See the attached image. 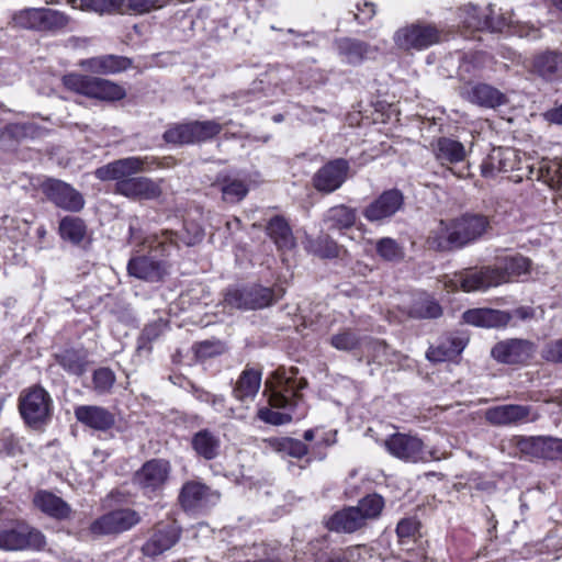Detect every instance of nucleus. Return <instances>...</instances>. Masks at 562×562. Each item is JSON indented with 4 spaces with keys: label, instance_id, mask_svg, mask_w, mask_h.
Instances as JSON below:
<instances>
[{
    "label": "nucleus",
    "instance_id": "1",
    "mask_svg": "<svg viewBox=\"0 0 562 562\" xmlns=\"http://www.w3.org/2000/svg\"><path fill=\"white\" fill-rule=\"evenodd\" d=\"M297 372L296 368H290L289 370L279 368L273 372L274 382L271 385L269 403L273 408H283L285 412L261 407L257 413L260 420L279 426L304 416V412H295L299 407V392L306 386V381L299 379Z\"/></svg>",
    "mask_w": 562,
    "mask_h": 562
},
{
    "label": "nucleus",
    "instance_id": "2",
    "mask_svg": "<svg viewBox=\"0 0 562 562\" xmlns=\"http://www.w3.org/2000/svg\"><path fill=\"white\" fill-rule=\"evenodd\" d=\"M392 38L398 50L405 53L423 52L441 43L443 31L435 23L416 20L398 27Z\"/></svg>",
    "mask_w": 562,
    "mask_h": 562
},
{
    "label": "nucleus",
    "instance_id": "3",
    "mask_svg": "<svg viewBox=\"0 0 562 562\" xmlns=\"http://www.w3.org/2000/svg\"><path fill=\"white\" fill-rule=\"evenodd\" d=\"M63 82L71 91L103 101H117L126 94L123 87L97 77L69 74L63 78Z\"/></svg>",
    "mask_w": 562,
    "mask_h": 562
},
{
    "label": "nucleus",
    "instance_id": "4",
    "mask_svg": "<svg viewBox=\"0 0 562 562\" xmlns=\"http://www.w3.org/2000/svg\"><path fill=\"white\" fill-rule=\"evenodd\" d=\"M384 446L390 454L405 462H428L439 460L436 449H428L422 439L405 434H394L390 436Z\"/></svg>",
    "mask_w": 562,
    "mask_h": 562
},
{
    "label": "nucleus",
    "instance_id": "5",
    "mask_svg": "<svg viewBox=\"0 0 562 562\" xmlns=\"http://www.w3.org/2000/svg\"><path fill=\"white\" fill-rule=\"evenodd\" d=\"M490 227L486 216L480 214H465L453 220L442 227L450 246L461 248L479 239Z\"/></svg>",
    "mask_w": 562,
    "mask_h": 562
},
{
    "label": "nucleus",
    "instance_id": "6",
    "mask_svg": "<svg viewBox=\"0 0 562 562\" xmlns=\"http://www.w3.org/2000/svg\"><path fill=\"white\" fill-rule=\"evenodd\" d=\"M45 546L44 535L23 522L0 530V550H40Z\"/></svg>",
    "mask_w": 562,
    "mask_h": 562
},
{
    "label": "nucleus",
    "instance_id": "7",
    "mask_svg": "<svg viewBox=\"0 0 562 562\" xmlns=\"http://www.w3.org/2000/svg\"><path fill=\"white\" fill-rule=\"evenodd\" d=\"M148 157H126L99 167L94 176L101 181H116V192L121 181L131 180L134 175L148 170Z\"/></svg>",
    "mask_w": 562,
    "mask_h": 562
},
{
    "label": "nucleus",
    "instance_id": "8",
    "mask_svg": "<svg viewBox=\"0 0 562 562\" xmlns=\"http://www.w3.org/2000/svg\"><path fill=\"white\" fill-rule=\"evenodd\" d=\"M515 446L528 458L561 460L562 439L554 437H515Z\"/></svg>",
    "mask_w": 562,
    "mask_h": 562
},
{
    "label": "nucleus",
    "instance_id": "9",
    "mask_svg": "<svg viewBox=\"0 0 562 562\" xmlns=\"http://www.w3.org/2000/svg\"><path fill=\"white\" fill-rule=\"evenodd\" d=\"M350 166L344 158L328 161L313 176L314 188L322 193H331L338 190L348 179Z\"/></svg>",
    "mask_w": 562,
    "mask_h": 562
},
{
    "label": "nucleus",
    "instance_id": "10",
    "mask_svg": "<svg viewBox=\"0 0 562 562\" xmlns=\"http://www.w3.org/2000/svg\"><path fill=\"white\" fill-rule=\"evenodd\" d=\"M403 205L402 192L397 189H390L369 203L362 214L371 223H382L394 216Z\"/></svg>",
    "mask_w": 562,
    "mask_h": 562
},
{
    "label": "nucleus",
    "instance_id": "11",
    "mask_svg": "<svg viewBox=\"0 0 562 562\" xmlns=\"http://www.w3.org/2000/svg\"><path fill=\"white\" fill-rule=\"evenodd\" d=\"M140 521L137 512L131 508L112 510L91 524L94 535H113L130 530Z\"/></svg>",
    "mask_w": 562,
    "mask_h": 562
},
{
    "label": "nucleus",
    "instance_id": "12",
    "mask_svg": "<svg viewBox=\"0 0 562 562\" xmlns=\"http://www.w3.org/2000/svg\"><path fill=\"white\" fill-rule=\"evenodd\" d=\"M43 191L52 203L65 211L79 212L85 206L82 194L64 181L50 179L44 183Z\"/></svg>",
    "mask_w": 562,
    "mask_h": 562
},
{
    "label": "nucleus",
    "instance_id": "13",
    "mask_svg": "<svg viewBox=\"0 0 562 562\" xmlns=\"http://www.w3.org/2000/svg\"><path fill=\"white\" fill-rule=\"evenodd\" d=\"M20 412L29 425L43 422L49 415L50 397L40 387H32L20 398Z\"/></svg>",
    "mask_w": 562,
    "mask_h": 562
},
{
    "label": "nucleus",
    "instance_id": "14",
    "mask_svg": "<svg viewBox=\"0 0 562 562\" xmlns=\"http://www.w3.org/2000/svg\"><path fill=\"white\" fill-rule=\"evenodd\" d=\"M506 276L499 269L483 268L456 276L453 285L460 286L464 292L485 291L491 286L505 283Z\"/></svg>",
    "mask_w": 562,
    "mask_h": 562
},
{
    "label": "nucleus",
    "instance_id": "15",
    "mask_svg": "<svg viewBox=\"0 0 562 562\" xmlns=\"http://www.w3.org/2000/svg\"><path fill=\"white\" fill-rule=\"evenodd\" d=\"M536 352L533 342L526 339H506L492 348V357L502 363L520 364L532 358Z\"/></svg>",
    "mask_w": 562,
    "mask_h": 562
},
{
    "label": "nucleus",
    "instance_id": "16",
    "mask_svg": "<svg viewBox=\"0 0 562 562\" xmlns=\"http://www.w3.org/2000/svg\"><path fill=\"white\" fill-rule=\"evenodd\" d=\"M485 419L494 426H510L533 422L538 418L528 405L506 404L498 405L485 411Z\"/></svg>",
    "mask_w": 562,
    "mask_h": 562
},
{
    "label": "nucleus",
    "instance_id": "17",
    "mask_svg": "<svg viewBox=\"0 0 562 562\" xmlns=\"http://www.w3.org/2000/svg\"><path fill=\"white\" fill-rule=\"evenodd\" d=\"M179 501L186 510L202 509L215 505L220 493L200 481H189L182 486Z\"/></svg>",
    "mask_w": 562,
    "mask_h": 562
},
{
    "label": "nucleus",
    "instance_id": "18",
    "mask_svg": "<svg viewBox=\"0 0 562 562\" xmlns=\"http://www.w3.org/2000/svg\"><path fill=\"white\" fill-rule=\"evenodd\" d=\"M170 464L162 459L147 461L135 474V482L146 493L160 490L167 482Z\"/></svg>",
    "mask_w": 562,
    "mask_h": 562
},
{
    "label": "nucleus",
    "instance_id": "19",
    "mask_svg": "<svg viewBox=\"0 0 562 562\" xmlns=\"http://www.w3.org/2000/svg\"><path fill=\"white\" fill-rule=\"evenodd\" d=\"M519 156L515 148H493L481 165V172L485 178H492L497 172H508L518 168Z\"/></svg>",
    "mask_w": 562,
    "mask_h": 562
},
{
    "label": "nucleus",
    "instance_id": "20",
    "mask_svg": "<svg viewBox=\"0 0 562 562\" xmlns=\"http://www.w3.org/2000/svg\"><path fill=\"white\" fill-rule=\"evenodd\" d=\"M179 538L180 529L175 524L158 525L142 547V551L145 555L155 558L171 549Z\"/></svg>",
    "mask_w": 562,
    "mask_h": 562
},
{
    "label": "nucleus",
    "instance_id": "21",
    "mask_svg": "<svg viewBox=\"0 0 562 562\" xmlns=\"http://www.w3.org/2000/svg\"><path fill=\"white\" fill-rule=\"evenodd\" d=\"M75 417L85 426L100 431L110 429L115 423L114 415L105 407L98 405L77 406Z\"/></svg>",
    "mask_w": 562,
    "mask_h": 562
},
{
    "label": "nucleus",
    "instance_id": "22",
    "mask_svg": "<svg viewBox=\"0 0 562 562\" xmlns=\"http://www.w3.org/2000/svg\"><path fill=\"white\" fill-rule=\"evenodd\" d=\"M468 344L463 335L449 334L442 336L436 346L429 347L427 358L434 362H443L458 357Z\"/></svg>",
    "mask_w": 562,
    "mask_h": 562
},
{
    "label": "nucleus",
    "instance_id": "23",
    "mask_svg": "<svg viewBox=\"0 0 562 562\" xmlns=\"http://www.w3.org/2000/svg\"><path fill=\"white\" fill-rule=\"evenodd\" d=\"M119 193L127 198L153 200L161 194L159 182L147 177H133L131 180L121 181Z\"/></svg>",
    "mask_w": 562,
    "mask_h": 562
},
{
    "label": "nucleus",
    "instance_id": "24",
    "mask_svg": "<svg viewBox=\"0 0 562 562\" xmlns=\"http://www.w3.org/2000/svg\"><path fill=\"white\" fill-rule=\"evenodd\" d=\"M130 276L137 279L157 282L167 273L165 262L156 261L146 256L131 258L127 265Z\"/></svg>",
    "mask_w": 562,
    "mask_h": 562
},
{
    "label": "nucleus",
    "instance_id": "25",
    "mask_svg": "<svg viewBox=\"0 0 562 562\" xmlns=\"http://www.w3.org/2000/svg\"><path fill=\"white\" fill-rule=\"evenodd\" d=\"M467 10L469 11L470 16L465 19L464 22L469 27L477 30L487 29L492 32H504L507 30L509 32L514 23L510 16H492L491 14L494 13V10L491 5L488 7L490 14H485L484 16L479 14L477 8L475 5L469 4Z\"/></svg>",
    "mask_w": 562,
    "mask_h": 562
},
{
    "label": "nucleus",
    "instance_id": "26",
    "mask_svg": "<svg viewBox=\"0 0 562 562\" xmlns=\"http://www.w3.org/2000/svg\"><path fill=\"white\" fill-rule=\"evenodd\" d=\"M336 48L341 60L352 66L361 65L373 52L368 43L349 37L337 40Z\"/></svg>",
    "mask_w": 562,
    "mask_h": 562
},
{
    "label": "nucleus",
    "instance_id": "27",
    "mask_svg": "<svg viewBox=\"0 0 562 562\" xmlns=\"http://www.w3.org/2000/svg\"><path fill=\"white\" fill-rule=\"evenodd\" d=\"M262 373L255 368L246 367L233 387V396L239 402L252 401L261 386Z\"/></svg>",
    "mask_w": 562,
    "mask_h": 562
},
{
    "label": "nucleus",
    "instance_id": "28",
    "mask_svg": "<svg viewBox=\"0 0 562 562\" xmlns=\"http://www.w3.org/2000/svg\"><path fill=\"white\" fill-rule=\"evenodd\" d=\"M33 504L35 508L56 519H66L71 513L70 506L63 498L44 490L35 493Z\"/></svg>",
    "mask_w": 562,
    "mask_h": 562
},
{
    "label": "nucleus",
    "instance_id": "29",
    "mask_svg": "<svg viewBox=\"0 0 562 562\" xmlns=\"http://www.w3.org/2000/svg\"><path fill=\"white\" fill-rule=\"evenodd\" d=\"M467 324L477 327H502L508 324L510 316L502 311L491 308H473L463 313Z\"/></svg>",
    "mask_w": 562,
    "mask_h": 562
},
{
    "label": "nucleus",
    "instance_id": "30",
    "mask_svg": "<svg viewBox=\"0 0 562 562\" xmlns=\"http://www.w3.org/2000/svg\"><path fill=\"white\" fill-rule=\"evenodd\" d=\"M463 95L470 102L484 108H495L506 102L505 95L499 90L486 83L467 88Z\"/></svg>",
    "mask_w": 562,
    "mask_h": 562
},
{
    "label": "nucleus",
    "instance_id": "31",
    "mask_svg": "<svg viewBox=\"0 0 562 562\" xmlns=\"http://www.w3.org/2000/svg\"><path fill=\"white\" fill-rule=\"evenodd\" d=\"M364 525L366 522L363 521V516H361V513L358 512L356 506L337 512L327 521V527L329 530L347 533L355 532Z\"/></svg>",
    "mask_w": 562,
    "mask_h": 562
},
{
    "label": "nucleus",
    "instance_id": "32",
    "mask_svg": "<svg viewBox=\"0 0 562 562\" xmlns=\"http://www.w3.org/2000/svg\"><path fill=\"white\" fill-rule=\"evenodd\" d=\"M191 446L199 457L213 460L220 454L221 439L214 432L202 429L193 435Z\"/></svg>",
    "mask_w": 562,
    "mask_h": 562
},
{
    "label": "nucleus",
    "instance_id": "33",
    "mask_svg": "<svg viewBox=\"0 0 562 562\" xmlns=\"http://www.w3.org/2000/svg\"><path fill=\"white\" fill-rule=\"evenodd\" d=\"M80 65L89 71L97 74H114L126 69L130 60L124 57L106 55L82 60Z\"/></svg>",
    "mask_w": 562,
    "mask_h": 562
},
{
    "label": "nucleus",
    "instance_id": "34",
    "mask_svg": "<svg viewBox=\"0 0 562 562\" xmlns=\"http://www.w3.org/2000/svg\"><path fill=\"white\" fill-rule=\"evenodd\" d=\"M268 235L280 250H291L295 247V238L288 222L281 216H274L267 226Z\"/></svg>",
    "mask_w": 562,
    "mask_h": 562
},
{
    "label": "nucleus",
    "instance_id": "35",
    "mask_svg": "<svg viewBox=\"0 0 562 562\" xmlns=\"http://www.w3.org/2000/svg\"><path fill=\"white\" fill-rule=\"evenodd\" d=\"M435 155L441 164H456L465 158L467 150L462 143L452 138L440 137L435 145Z\"/></svg>",
    "mask_w": 562,
    "mask_h": 562
},
{
    "label": "nucleus",
    "instance_id": "36",
    "mask_svg": "<svg viewBox=\"0 0 562 562\" xmlns=\"http://www.w3.org/2000/svg\"><path fill=\"white\" fill-rule=\"evenodd\" d=\"M357 211L344 204L330 207L325 214V223L329 229H347L353 226Z\"/></svg>",
    "mask_w": 562,
    "mask_h": 562
},
{
    "label": "nucleus",
    "instance_id": "37",
    "mask_svg": "<svg viewBox=\"0 0 562 562\" xmlns=\"http://www.w3.org/2000/svg\"><path fill=\"white\" fill-rule=\"evenodd\" d=\"M69 2L75 9L100 14L125 12V0H69Z\"/></svg>",
    "mask_w": 562,
    "mask_h": 562
},
{
    "label": "nucleus",
    "instance_id": "38",
    "mask_svg": "<svg viewBox=\"0 0 562 562\" xmlns=\"http://www.w3.org/2000/svg\"><path fill=\"white\" fill-rule=\"evenodd\" d=\"M440 305L428 294H417L408 310V314L414 318H436L441 315Z\"/></svg>",
    "mask_w": 562,
    "mask_h": 562
},
{
    "label": "nucleus",
    "instance_id": "39",
    "mask_svg": "<svg viewBox=\"0 0 562 562\" xmlns=\"http://www.w3.org/2000/svg\"><path fill=\"white\" fill-rule=\"evenodd\" d=\"M34 127L27 123H11L0 132V148L12 149L21 139L32 135Z\"/></svg>",
    "mask_w": 562,
    "mask_h": 562
},
{
    "label": "nucleus",
    "instance_id": "40",
    "mask_svg": "<svg viewBox=\"0 0 562 562\" xmlns=\"http://www.w3.org/2000/svg\"><path fill=\"white\" fill-rule=\"evenodd\" d=\"M536 71L546 79H552L562 72V55L548 52L535 59Z\"/></svg>",
    "mask_w": 562,
    "mask_h": 562
},
{
    "label": "nucleus",
    "instance_id": "41",
    "mask_svg": "<svg viewBox=\"0 0 562 562\" xmlns=\"http://www.w3.org/2000/svg\"><path fill=\"white\" fill-rule=\"evenodd\" d=\"M203 238V231L198 225H190L186 224L184 233L182 235H178V233L173 232H165L162 234V240L160 241L161 245H165L166 243H170L171 245L179 246L180 243H182L186 246H193L196 243H199Z\"/></svg>",
    "mask_w": 562,
    "mask_h": 562
},
{
    "label": "nucleus",
    "instance_id": "42",
    "mask_svg": "<svg viewBox=\"0 0 562 562\" xmlns=\"http://www.w3.org/2000/svg\"><path fill=\"white\" fill-rule=\"evenodd\" d=\"M59 234L61 238L78 244L86 235V225L79 217L66 216L59 223Z\"/></svg>",
    "mask_w": 562,
    "mask_h": 562
},
{
    "label": "nucleus",
    "instance_id": "43",
    "mask_svg": "<svg viewBox=\"0 0 562 562\" xmlns=\"http://www.w3.org/2000/svg\"><path fill=\"white\" fill-rule=\"evenodd\" d=\"M69 22L70 19L65 13L54 9L42 8L40 31H63L67 29Z\"/></svg>",
    "mask_w": 562,
    "mask_h": 562
},
{
    "label": "nucleus",
    "instance_id": "44",
    "mask_svg": "<svg viewBox=\"0 0 562 562\" xmlns=\"http://www.w3.org/2000/svg\"><path fill=\"white\" fill-rule=\"evenodd\" d=\"M378 255L385 261L398 262L404 259V247L391 237H383L376 241Z\"/></svg>",
    "mask_w": 562,
    "mask_h": 562
},
{
    "label": "nucleus",
    "instance_id": "45",
    "mask_svg": "<svg viewBox=\"0 0 562 562\" xmlns=\"http://www.w3.org/2000/svg\"><path fill=\"white\" fill-rule=\"evenodd\" d=\"M269 443L276 451L293 458H302L307 453V446L299 439L272 438Z\"/></svg>",
    "mask_w": 562,
    "mask_h": 562
},
{
    "label": "nucleus",
    "instance_id": "46",
    "mask_svg": "<svg viewBox=\"0 0 562 562\" xmlns=\"http://www.w3.org/2000/svg\"><path fill=\"white\" fill-rule=\"evenodd\" d=\"M164 139L172 145H186L194 142L192 123L176 124L164 133Z\"/></svg>",
    "mask_w": 562,
    "mask_h": 562
},
{
    "label": "nucleus",
    "instance_id": "47",
    "mask_svg": "<svg viewBox=\"0 0 562 562\" xmlns=\"http://www.w3.org/2000/svg\"><path fill=\"white\" fill-rule=\"evenodd\" d=\"M42 8H26L12 15L14 26L40 31Z\"/></svg>",
    "mask_w": 562,
    "mask_h": 562
},
{
    "label": "nucleus",
    "instance_id": "48",
    "mask_svg": "<svg viewBox=\"0 0 562 562\" xmlns=\"http://www.w3.org/2000/svg\"><path fill=\"white\" fill-rule=\"evenodd\" d=\"M494 269H499L506 276L505 282H508L513 277L527 274L530 269V260L522 256L508 257L504 259L501 267Z\"/></svg>",
    "mask_w": 562,
    "mask_h": 562
},
{
    "label": "nucleus",
    "instance_id": "49",
    "mask_svg": "<svg viewBox=\"0 0 562 562\" xmlns=\"http://www.w3.org/2000/svg\"><path fill=\"white\" fill-rule=\"evenodd\" d=\"M223 199L227 202H239L248 193V186L241 179L225 178L222 184Z\"/></svg>",
    "mask_w": 562,
    "mask_h": 562
},
{
    "label": "nucleus",
    "instance_id": "50",
    "mask_svg": "<svg viewBox=\"0 0 562 562\" xmlns=\"http://www.w3.org/2000/svg\"><path fill=\"white\" fill-rule=\"evenodd\" d=\"M384 507L383 498L378 494H372L363 497L356 508L363 516V521L366 522L368 519H374L380 516L382 509Z\"/></svg>",
    "mask_w": 562,
    "mask_h": 562
},
{
    "label": "nucleus",
    "instance_id": "51",
    "mask_svg": "<svg viewBox=\"0 0 562 562\" xmlns=\"http://www.w3.org/2000/svg\"><path fill=\"white\" fill-rule=\"evenodd\" d=\"M92 383L98 394H106L115 383V374L109 368H99L93 372Z\"/></svg>",
    "mask_w": 562,
    "mask_h": 562
},
{
    "label": "nucleus",
    "instance_id": "52",
    "mask_svg": "<svg viewBox=\"0 0 562 562\" xmlns=\"http://www.w3.org/2000/svg\"><path fill=\"white\" fill-rule=\"evenodd\" d=\"M246 290L231 289L225 294L224 302L226 305L239 310H256L260 304L258 302H247Z\"/></svg>",
    "mask_w": 562,
    "mask_h": 562
},
{
    "label": "nucleus",
    "instance_id": "53",
    "mask_svg": "<svg viewBox=\"0 0 562 562\" xmlns=\"http://www.w3.org/2000/svg\"><path fill=\"white\" fill-rule=\"evenodd\" d=\"M193 128L194 142H203L217 135L222 126L216 121H195L191 122Z\"/></svg>",
    "mask_w": 562,
    "mask_h": 562
},
{
    "label": "nucleus",
    "instance_id": "54",
    "mask_svg": "<svg viewBox=\"0 0 562 562\" xmlns=\"http://www.w3.org/2000/svg\"><path fill=\"white\" fill-rule=\"evenodd\" d=\"M247 302H258L260 305L256 306V308H263L269 306L274 301L273 291L269 288H263L260 285H254L249 288H245Z\"/></svg>",
    "mask_w": 562,
    "mask_h": 562
},
{
    "label": "nucleus",
    "instance_id": "55",
    "mask_svg": "<svg viewBox=\"0 0 562 562\" xmlns=\"http://www.w3.org/2000/svg\"><path fill=\"white\" fill-rule=\"evenodd\" d=\"M59 364L68 372L80 375L85 371V362L74 350H66L58 357Z\"/></svg>",
    "mask_w": 562,
    "mask_h": 562
},
{
    "label": "nucleus",
    "instance_id": "56",
    "mask_svg": "<svg viewBox=\"0 0 562 562\" xmlns=\"http://www.w3.org/2000/svg\"><path fill=\"white\" fill-rule=\"evenodd\" d=\"M330 344L337 350L349 351L359 345V337L350 329H345L330 338Z\"/></svg>",
    "mask_w": 562,
    "mask_h": 562
},
{
    "label": "nucleus",
    "instance_id": "57",
    "mask_svg": "<svg viewBox=\"0 0 562 562\" xmlns=\"http://www.w3.org/2000/svg\"><path fill=\"white\" fill-rule=\"evenodd\" d=\"M225 345L218 340H205L195 345L194 352L198 359L205 360L207 358L222 355L225 351Z\"/></svg>",
    "mask_w": 562,
    "mask_h": 562
},
{
    "label": "nucleus",
    "instance_id": "58",
    "mask_svg": "<svg viewBox=\"0 0 562 562\" xmlns=\"http://www.w3.org/2000/svg\"><path fill=\"white\" fill-rule=\"evenodd\" d=\"M166 2L167 0H127V2L125 1V9L135 14H144L162 8Z\"/></svg>",
    "mask_w": 562,
    "mask_h": 562
},
{
    "label": "nucleus",
    "instance_id": "59",
    "mask_svg": "<svg viewBox=\"0 0 562 562\" xmlns=\"http://www.w3.org/2000/svg\"><path fill=\"white\" fill-rule=\"evenodd\" d=\"M541 355L549 362L562 363V339L548 342Z\"/></svg>",
    "mask_w": 562,
    "mask_h": 562
},
{
    "label": "nucleus",
    "instance_id": "60",
    "mask_svg": "<svg viewBox=\"0 0 562 562\" xmlns=\"http://www.w3.org/2000/svg\"><path fill=\"white\" fill-rule=\"evenodd\" d=\"M418 526L419 524L417 520L413 518H404L397 524L396 533L402 541L404 539L413 538L418 530Z\"/></svg>",
    "mask_w": 562,
    "mask_h": 562
},
{
    "label": "nucleus",
    "instance_id": "61",
    "mask_svg": "<svg viewBox=\"0 0 562 562\" xmlns=\"http://www.w3.org/2000/svg\"><path fill=\"white\" fill-rule=\"evenodd\" d=\"M509 33L518 37L528 40H537L540 37L539 29L526 23H513Z\"/></svg>",
    "mask_w": 562,
    "mask_h": 562
},
{
    "label": "nucleus",
    "instance_id": "62",
    "mask_svg": "<svg viewBox=\"0 0 562 562\" xmlns=\"http://www.w3.org/2000/svg\"><path fill=\"white\" fill-rule=\"evenodd\" d=\"M212 407L218 413H225L227 417L231 418H239L244 419L246 417L245 412L237 413L234 408L225 409V397L223 395L212 396V401L210 403Z\"/></svg>",
    "mask_w": 562,
    "mask_h": 562
},
{
    "label": "nucleus",
    "instance_id": "63",
    "mask_svg": "<svg viewBox=\"0 0 562 562\" xmlns=\"http://www.w3.org/2000/svg\"><path fill=\"white\" fill-rule=\"evenodd\" d=\"M375 4L364 1L357 4V13H355V19L360 24H364L375 15Z\"/></svg>",
    "mask_w": 562,
    "mask_h": 562
},
{
    "label": "nucleus",
    "instance_id": "64",
    "mask_svg": "<svg viewBox=\"0 0 562 562\" xmlns=\"http://www.w3.org/2000/svg\"><path fill=\"white\" fill-rule=\"evenodd\" d=\"M165 324L162 321H157L148 324L142 333L140 340L153 341L157 339L164 331Z\"/></svg>",
    "mask_w": 562,
    "mask_h": 562
}]
</instances>
